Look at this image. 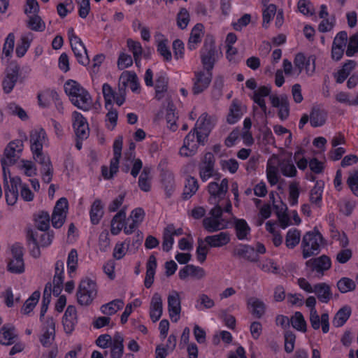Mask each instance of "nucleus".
I'll return each mask as SVG.
<instances>
[{"mask_svg":"<svg viewBox=\"0 0 358 358\" xmlns=\"http://www.w3.org/2000/svg\"><path fill=\"white\" fill-rule=\"evenodd\" d=\"M64 91L69 100L78 108L88 111L92 105V96L80 83L73 80H69L64 84Z\"/></svg>","mask_w":358,"mask_h":358,"instance_id":"nucleus-1","label":"nucleus"},{"mask_svg":"<svg viewBox=\"0 0 358 358\" xmlns=\"http://www.w3.org/2000/svg\"><path fill=\"white\" fill-rule=\"evenodd\" d=\"M326 244L322 234L315 228L307 231L303 236L301 249L303 259H307L320 253L321 248Z\"/></svg>","mask_w":358,"mask_h":358,"instance_id":"nucleus-2","label":"nucleus"},{"mask_svg":"<svg viewBox=\"0 0 358 358\" xmlns=\"http://www.w3.org/2000/svg\"><path fill=\"white\" fill-rule=\"evenodd\" d=\"M200 54L204 69L208 72H211L215 62L220 57V55H221V52L219 53L216 50L215 41L212 36L206 37Z\"/></svg>","mask_w":358,"mask_h":358,"instance_id":"nucleus-3","label":"nucleus"},{"mask_svg":"<svg viewBox=\"0 0 358 358\" xmlns=\"http://www.w3.org/2000/svg\"><path fill=\"white\" fill-rule=\"evenodd\" d=\"M96 296V283L90 278L83 279L79 284L76 293L78 303L81 306H89Z\"/></svg>","mask_w":358,"mask_h":358,"instance_id":"nucleus-4","label":"nucleus"},{"mask_svg":"<svg viewBox=\"0 0 358 358\" xmlns=\"http://www.w3.org/2000/svg\"><path fill=\"white\" fill-rule=\"evenodd\" d=\"M306 266L313 277L321 279L324 273L331 268V260L329 256L322 255L306 261Z\"/></svg>","mask_w":358,"mask_h":358,"instance_id":"nucleus-5","label":"nucleus"},{"mask_svg":"<svg viewBox=\"0 0 358 358\" xmlns=\"http://www.w3.org/2000/svg\"><path fill=\"white\" fill-rule=\"evenodd\" d=\"M228 190V180L224 178L220 184L211 182L208 185V192L210 194L208 201L210 204L224 201V197Z\"/></svg>","mask_w":358,"mask_h":358,"instance_id":"nucleus-6","label":"nucleus"},{"mask_svg":"<svg viewBox=\"0 0 358 358\" xmlns=\"http://www.w3.org/2000/svg\"><path fill=\"white\" fill-rule=\"evenodd\" d=\"M8 163L15 164L17 169L27 177H33L37 174V169L34 160L22 159L19 162H15L14 158H2L1 164L4 172L6 171L4 165Z\"/></svg>","mask_w":358,"mask_h":358,"instance_id":"nucleus-7","label":"nucleus"},{"mask_svg":"<svg viewBox=\"0 0 358 358\" xmlns=\"http://www.w3.org/2000/svg\"><path fill=\"white\" fill-rule=\"evenodd\" d=\"M69 203L65 197L60 198L55 206L52 215V224L55 228H60L64 223L68 211Z\"/></svg>","mask_w":358,"mask_h":358,"instance_id":"nucleus-8","label":"nucleus"},{"mask_svg":"<svg viewBox=\"0 0 358 358\" xmlns=\"http://www.w3.org/2000/svg\"><path fill=\"white\" fill-rule=\"evenodd\" d=\"M47 141V134L43 129L31 131L30 134V148L34 156L39 157L43 155V147Z\"/></svg>","mask_w":358,"mask_h":358,"instance_id":"nucleus-9","label":"nucleus"},{"mask_svg":"<svg viewBox=\"0 0 358 358\" xmlns=\"http://www.w3.org/2000/svg\"><path fill=\"white\" fill-rule=\"evenodd\" d=\"M167 303L169 317L172 322H177L182 309L179 293L175 290L171 292L167 297Z\"/></svg>","mask_w":358,"mask_h":358,"instance_id":"nucleus-10","label":"nucleus"},{"mask_svg":"<svg viewBox=\"0 0 358 358\" xmlns=\"http://www.w3.org/2000/svg\"><path fill=\"white\" fill-rule=\"evenodd\" d=\"M11 251L12 258L8 262V270L13 273H22L24 271L22 249L20 246H13Z\"/></svg>","mask_w":358,"mask_h":358,"instance_id":"nucleus-11","label":"nucleus"},{"mask_svg":"<svg viewBox=\"0 0 358 358\" xmlns=\"http://www.w3.org/2000/svg\"><path fill=\"white\" fill-rule=\"evenodd\" d=\"M72 51L79 64L86 66L90 63V59L85 45L78 36H73L70 42Z\"/></svg>","mask_w":358,"mask_h":358,"instance_id":"nucleus-12","label":"nucleus"},{"mask_svg":"<svg viewBox=\"0 0 358 358\" xmlns=\"http://www.w3.org/2000/svg\"><path fill=\"white\" fill-rule=\"evenodd\" d=\"M20 66L17 64H10L6 70V75L2 81L3 90L6 94H9L13 90L18 77Z\"/></svg>","mask_w":358,"mask_h":358,"instance_id":"nucleus-13","label":"nucleus"},{"mask_svg":"<svg viewBox=\"0 0 358 358\" xmlns=\"http://www.w3.org/2000/svg\"><path fill=\"white\" fill-rule=\"evenodd\" d=\"M23 185L20 177L10 178V185L5 188L6 199L8 205H13L16 203L19 196V189H21Z\"/></svg>","mask_w":358,"mask_h":358,"instance_id":"nucleus-14","label":"nucleus"},{"mask_svg":"<svg viewBox=\"0 0 358 358\" xmlns=\"http://www.w3.org/2000/svg\"><path fill=\"white\" fill-rule=\"evenodd\" d=\"M212 80V72H197L195 73L192 92L197 95L208 88Z\"/></svg>","mask_w":358,"mask_h":358,"instance_id":"nucleus-15","label":"nucleus"},{"mask_svg":"<svg viewBox=\"0 0 358 358\" xmlns=\"http://www.w3.org/2000/svg\"><path fill=\"white\" fill-rule=\"evenodd\" d=\"M199 172L203 182L207 181L211 177L217 176L218 173L215 169V160L212 158H203L199 164Z\"/></svg>","mask_w":358,"mask_h":358,"instance_id":"nucleus-16","label":"nucleus"},{"mask_svg":"<svg viewBox=\"0 0 358 358\" xmlns=\"http://www.w3.org/2000/svg\"><path fill=\"white\" fill-rule=\"evenodd\" d=\"M163 313V301L161 294L154 293L150 303L149 315L153 322H157Z\"/></svg>","mask_w":358,"mask_h":358,"instance_id":"nucleus-17","label":"nucleus"},{"mask_svg":"<svg viewBox=\"0 0 358 358\" xmlns=\"http://www.w3.org/2000/svg\"><path fill=\"white\" fill-rule=\"evenodd\" d=\"M310 322L315 330L319 329L320 326L324 334L327 333L329 330L328 313H322L320 317L317 310L310 311Z\"/></svg>","mask_w":358,"mask_h":358,"instance_id":"nucleus-18","label":"nucleus"},{"mask_svg":"<svg viewBox=\"0 0 358 358\" xmlns=\"http://www.w3.org/2000/svg\"><path fill=\"white\" fill-rule=\"evenodd\" d=\"M77 322V311L76 308L73 306H69L62 320L65 332L68 334H71L75 329Z\"/></svg>","mask_w":358,"mask_h":358,"instance_id":"nucleus-19","label":"nucleus"},{"mask_svg":"<svg viewBox=\"0 0 358 358\" xmlns=\"http://www.w3.org/2000/svg\"><path fill=\"white\" fill-rule=\"evenodd\" d=\"M230 241V234L227 231H222L205 237V242L210 248H222L227 245Z\"/></svg>","mask_w":358,"mask_h":358,"instance_id":"nucleus-20","label":"nucleus"},{"mask_svg":"<svg viewBox=\"0 0 358 358\" xmlns=\"http://www.w3.org/2000/svg\"><path fill=\"white\" fill-rule=\"evenodd\" d=\"M232 254L234 257L243 258L251 262H258V255L255 249L248 245H238L234 248Z\"/></svg>","mask_w":358,"mask_h":358,"instance_id":"nucleus-21","label":"nucleus"},{"mask_svg":"<svg viewBox=\"0 0 358 358\" xmlns=\"http://www.w3.org/2000/svg\"><path fill=\"white\" fill-rule=\"evenodd\" d=\"M55 275L53 278L52 292L55 296H59L63 287L64 282V262L58 260L55 263Z\"/></svg>","mask_w":358,"mask_h":358,"instance_id":"nucleus-22","label":"nucleus"},{"mask_svg":"<svg viewBox=\"0 0 358 358\" xmlns=\"http://www.w3.org/2000/svg\"><path fill=\"white\" fill-rule=\"evenodd\" d=\"M203 226L208 232L213 233L227 229L228 222L225 219H218L209 216L203 220Z\"/></svg>","mask_w":358,"mask_h":358,"instance_id":"nucleus-23","label":"nucleus"},{"mask_svg":"<svg viewBox=\"0 0 358 358\" xmlns=\"http://www.w3.org/2000/svg\"><path fill=\"white\" fill-rule=\"evenodd\" d=\"M234 227L237 238L240 241L248 240L251 228L244 219L234 217Z\"/></svg>","mask_w":358,"mask_h":358,"instance_id":"nucleus-24","label":"nucleus"},{"mask_svg":"<svg viewBox=\"0 0 358 358\" xmlns=\"http://www.w3.org/2000/svg\"><path fill=\"white\" fill-rule=\"evenodd\" d=\"M198 149L195 142V134L190 131L184 139L183 146L180 150V154L184 157H192L196 154Z\"/></svg>","mask_w":358,"mask_h":358,"instance_id":"nucleus-25","label":"nucleus"},{"mask_svg":"<svg viewBox=\"0 0 358 358\" xmlns=\"http://www.w3.org/2000/svg\"><path fill=\"white\" fill-rule=\"evenodd\" d=\"M276 164L281 173L287 177H294L296 176L297 171L294 165V162L292 158H278L275 159Z\"/></svg>","mask_w":358,"mask_h":358,"instance_id":"nucleus-26","label":"nucleus"},{"mask_svg":"<svg viewBox=\"0 0 358 358\" xmlns=\"http://www.w3.org/2000/svg\"><path fill=\"white\" fill-rule=\"evenodd\" d=\"M318 300L322 303H327L332 298V293L330 286L325 282L317 283L313 287V292Z\"/></svg>","mask_w":358,"mask_h":358,"instance_id":"nucleus-27","label":"nucleus"},{"mask_svg":"<svg viewBox=\"0 0 358 358\" xmlns=\"http://www.w3.org/2000/svg\"><path fill=\"white\" fill-rule=\"evenodd\" d=\"M327 117V113L325 110L314 106L310 114V122L313 127H318L324 125Z\"/></svg>","mask_w":358,"mask_h":358,"instance_id":"nucleus-28","label":"nucleus"},{"mask_svg":"<svg viewBox=\"0 0 358 358\" xmlns=\"http://www.w3.org/2000/svg\"><path fill=\"white\" fill-rule=\"evenodd\" d=\"M124 338L123 336L117 332L113 337V343L110 347L111 358H122L124 353Z\"/></svg>","mask_w":358,"mask_h":358,"instance_id":"nucleus-29","label":"nucleus"},{"mask_svg":"<svg viewBox=\"0 0 358 358\" xmlns=\"http://www.w3.org/2000/svg\"><path fill=\"white\" fill-rule=\"evenodd\" d=\"M157 265V259L155 256L154 255H151L146 264V275L144 280V285L147 288H150L153 284Z\"/></svg>","mask_w":358,"mask_h":358,"instance_id":"nucleus-30","label":"nucleus"},{"mask_svg":"<svg viewBox=\"0 0 358 358\" xmlns=\"http://www.w3.org/2000/svg\"><path fill=\"white\" fill-rule=\"evenodd\" d=\"M203 25L201 23H197L192 28L187 44V47L190 50H194L197 44L201 43V38L203 36Z\"/></svg>","mask_w":358,"mask_h":358,"instance_id":"nucleus-31","label":"nucleus"},{"mask_svg":"<svg viewBox=\"0 0 358 358\" xmlns=\"http://www.w3.org/2000/svg\"><path fill=\"white\" fill-rule=\"evenodd\" d=\"M46 330L40 338V341L43 346H48L55 339V322L52 318H48L46 321Z\"/></svg>","mask_w":358,"mask_h":358,"instance_id":"nucleus-32","label":"nucleus"},{"mask_svg":"<svg viewBox=\"0 0 358 358\" xmlns=\"http://www.w3.org/2000/svg\"><path fill=\"white\" fill-rule=\"evenodd\" d=\"M119 81L124 84V86H127L128 83H130V87L133 92H138L139 89L138 77L136 73L134 71H123L120 77Z\"/></svg>","mask_w":358,"mask_h":358,"instance_id":"nucleus-33","label":"nucleus"},{"mask_svg":"<svg viewBox=\"0 0 358 358\" xmlns=\"http://www.w3.org/2000/svg\"><path fill=\"white\" fill-rule=\"evenodd\" d=\"M199 187V185L197 179L191 176H187L185 179L182 198L184 199H189L196 194Z\"/></svg>","mask_w":358,"mask_h":358,"instance_id":"nucleus-34","label":"nucleus"},{"mask_svg":"<svg viewBox=\"0 0 358 358\" xmlns=\"http://www.w3.org/2000/svg\"><path fill=\"white\" fill-rule=\"evenodd\" d=\"M124 302L122 299H116L107 303L103 304L100 307V310L103 315L110 316L121 310L124 307Z\"/></svg>","mask_w":358,"mask_h":358,"instance_id":"nucleus-35","label":"nucleus"},{"mask_svg":"<svg viewBox=\"0 0 358 358\" xmlns=\"http://www.w3.org/2000/svg\"><path fill=\"white\" fill-rule=\"evenodd\" d=\"M126 212L124 209L117 213L111 220L110 231L113 235H117L124 227Z\"/></svg>","mask_w":358,"mask_h":358,"instance_id":"nucleus-36","label":"nucleus"},{"mask_svg":"<svg viewBox=\"0 0 358 358\" xmlns=\"http://www.w3.org/2000/svg\"><path fill=\"white\" fill-rule=\"evenodd\" d=\"M214 205L215 206L210 210L209 215L215 218L224 219L222 217L223 211L231 213L232 210V206L229 199L224 201L217 202Z\"/></svg>","mask_w":358,"mask_h":358,"instance_id":"nucleus-37","label":"nucleus"},{"mask_svg":"<svg viewBox=\"0 0 358 358\" xmlns=\"http://www.w3.org/2000/svg\"><path fill=\"white\" fill-rule=\"evenodd\" d=\"M15 328L9 325H5L0 329V343L4 345H10L15 343Z\"/></svg>","mask_w":358,"mask_h":358,"instance_id":"nucleus-38","label":"nucleus"},{"mask_svg":"<svg viewBox=\"0 0 358 358\" xmlns=\"http://www.w3.org/2000/svg\"><path fill=\"white\" fill-rule=\"evenodd\" d=\"M356 62L354 60H348L343 65L341 69L334 74L336 83H343L348 77L351 71L356 66Z\"/></svg>","mask_w":358,"mask_h":358,"instance_id":"nucleus-39","label":"nucleus"},{"mask_svg":"<svg viewBox=\"0 0 358 358\" xmlns=\"http://www.w3.org/2000/svg\"><path fill=\"white\" fill-rule=\"evenodd\" d=\"M41 173L42 175V180L45 183H50L52 179L53 167L50 158H41L40 161Z\"/></svg>","mask_w":358,"mask_h":358,"instance_id":"nucleus-40","label":"nucleus"},{"mask_svg":"<svg viewBox=\"0 0 358 358\" xmlns=\"http://www.w3.org/2000/svg\"><path fill=\"white\" fill-rule=\"evenodd\" d=\"M103 215V206L100 199H96L91 206L90 211V220L93 224H96Z\"/></svg>","mask_w":358,"mask_h":358,"instance_id":"nucleus-41","label":"nucleus"},{"mask_svg":"<svg viewBox=\"0 0 358 358\" xmlns=\"http://www.w3.org/2000/svg\"><path fill=\"white\" fill-rule=\"evenodd\" d=\"M278 158H269L267 162L266 176L268 182L273 186L278 182V167L275 166V159Z\"/></svg>","mask_w":358,"mask_h":358,"instance_id":"nucleus-42","label":"nucleus"},{"mask_svg":"<svg viewBox=\"0 0 358 358\" xmlns=\"http://www.w3.org/2000/svg\"><path fill=\"white\" fill-rule=\"evenodd\" d=\"M301 241V231L296 228L288 230L285 236V245L288 249L292 250L299 245Z\"/></svg>","mask_w":358,"mask_h":358,"instance_id":"nucleus-43","label":"nucleus"},{"mask_svg":"<svg viewBox=\"0 0 358 358\" xmlns=\"http://www.w3.org/2000/svg\"><path fill=\"white\" fill-rule=\"evenodd\" d=\"M24 145L22 140L16 139L10 141L4 149V157H15L22 154Z\"/></svg>","mask_w":358,"mask_h":358,"instance_id":"nucleus-44","label":"nucleus"},{"mask_svg":"<svg viewBox=\"0 0 358 358\" xmlns=\"http://www.w3.org/2000/svg\"><path fill=\"white\" fill-rule=\"evenodd\" d=\"M248 305L252 309V314L257 318H260L265 313V304L259 299L255 297L249 299L248 301Z\"/></svg>","mask_w":358,"mask_h":358,"instance_id":"nucleus-45","label":"nucleus"},{"mask_svg":"<svg viewBox=\"0 0 358 358\" xmlns=\"http://www.w3.org/2000/svg\"><path fill=\"white\" fill-rule=\"evenodd\" d=\"M37 234H34L33 232L31 233L29 239L32 241L34 245L37 246L38 243H39L43 247L48 246L51 244L54 234L53 232H49L44 231L40 236V240L38 241L36 236Z\"/></svg>","mask_w":358,"mask_h":358,"instance_id":"nucleus-46","label":"nucleus"},{"mask_svg":"<svg viewBox=\"0 0 358 358\" xmlns=\"http://www.w3.org/2000/svg\"><path fill=\"white\" fill-rule=\"evenodd\" d=\"M351 314V310L348 307L341 308L335 315L333 320V324L336 327H342L348 320Z\"/></svg>","mask_w":358,"mask_h":358,"instance_id":"nucleus-47","label":"nucleus"},{"mask_svg":"<svg viewBox=\"0 0 358 358\" xmlns=\"http://www.w3.org/2000/svg\"><path fill=\"white\" fill-rule=\"evenodd\" d=\"M323 182L317 181L314 187L311 189L310 193V201L312 204L320 206L322 201V192H323Z\"/></svg>","mask_w":358,"mask_h":358,"instance_id":"nucleus-48","label":"nucleus"},{"mask_svg":"<svg viewBox=\"0 0 358 358\" xmlns=\"http://www.w3.org/2000/svg\"><path fill=\"white\" fill-rule=\"evenodd\" d=\"M41 293L39 291H35L25 301L24 305L21 308V312L23 314L27 315L33 310L40 299Z\"/></svg>","mask_w":358,"mask_h":358,"instance_id":"nucleus-49","label":"nucleus"},{"mask_svg":"<svg viewBox=\"0 0 358 358\" xmlns=\"http://www.w3.org/2000/svg\"><path fill=\"white\" fill-rule=\"evenodd\" d=\"M241 106L234 100L229 108V113L227 115V121L229 124H234L242 117Z\"/></svg>","mask_w":358,"mask_h":358,"instance_id":"nucleus-50","label":"nucleus"},{"mask_svg":"<svg viewBox=\"0 0 358 358\" xmlns=\"http://www.w3.org/2000/svg\"><path fill=\"white\" fill-rule=\"evenodd\" d=\"M290 322L294 329L301 332L307 330V323L301 312H296L290 318Z\"/></svg>","mask_w":358,"mask_h":358,"instance_id":"nucleus-51","label":"nucleus"},{"mask_svg":"<svg viewBox=\"0 0 358 358\" xmlns=\"http://www.w3.org/2000/svg\"><path fill=\"white\" fill-rule=\"evenodd\" d=\"M150 169L145 167L138 178V186L143 192H149L151 188Z\"/></svg>","mask_w":358,"mask_h":358,"instance_id":"nucleus-52","label":"nucleus"},{"mask_svg":"<svg viewBox=\"0 0 358 358\" xmlns=\"http://www.w3.org/2000/svg\"><path fill=\"white\" fill-rule=\"evenodd\" d=\"M213 125L207 113H203L197 120L194 130H199L210 134Z\"/></svg>","mask_w":358,"mask_h":358,"instance_id":"nucleus-53","label":"nucleus"},{"mask_svg":"<svg viewBox=\"0 0 358 358\" xmlns=\"http://www.w3.org/2000/svg\"><path fill=\"white\" fill-rule=\"evenodd\" d=\"M119 158H113L110 161V166H103L101 167V173L103 177L106 179H110L118 171Z\"/></svg>","mask_w":358,"mask_h":358,"instance_id":"nucleus-54","label":"nucleus"},{"mask_svg":"<svg viewBox=\"0 0 358 358\" xmlns=\"http://www.w3.org/2000/svg\"><path fill=\"white\" fill-rule=\"evenodd\" d=\"M131 243V238H128L123 242H118L115 244L113 256L115 259L119 260L124 257L126 255V252L129 248Z\"/></svg>","mask_w":358,"mask_h":358,"instance_id":"nucleus-55","label":"nucleus"},{"mask_svg":"<svg viewBox=\"0 0 358 358\" xmlns=\"http://www.w3.org/2000/svg\"><path fill=\"white\" fill-rule=\"evenodd\" d=\"M215 305V303L213 299L206 294H201L196 300L195 307L199 310H203L204 309L212 308Z\"/></svg>","mask_w":358,"mask_h":358,"instance_id":"nucleus-56","label":"nucleus"},{"mask_svg":"<svg viewBox=\"0 0 358 358\" xmlns=\"http://www.w3.org/2000/svg\"><path fill=\"white\" fill-rule=\"evenodd\" d=\"M162 182L168 196H170L175 188V179L172 173L166 171L162 175Z\"/></svg>","mask_w":358,"mask_h":358,"instance_id":"nucleus-57","label":"nucleus"},{"mask_svg":"<svg viewBox=\"0 0 358 358\" xmlns=\"http://www.w3.org/2000/svg\"><path fill=\"white\" fill-rule=\"evenodd\" d=\"M176 106L173 103V102L169 101L168 103L166 114V120L167 123L169 124L170 129L173 131H176L177 129L176 120L178 117L175 113Z\"/></svg>","mask_w":358,"mask_h":358,"instance_id":"nucleus-58","label":"nucleus"},{"mask_svg":"<svg viewBox=\"0 0 358 358\" xmlns=\"http://www.w3.org/2000/svg\"><path fill=\"white\" fill-rule=\"evenodd\" d=\"M257 266L262 271L266 273H278L279 271V267L271 259H264L260 261L258 260Z\"/></svg>","mask_w":358,"mask_h":358,"instance_id":"nucleus-59","label":"nucleus"},{"mask_svg":"<svg viewBox=\"0 0 358 358\" xmlns=\"http://www.w3.org/2000/svg\"><path fill=\"white\" fill-rule=\"evenodd\" d=\"M337 287L341 293H347L353 291L356 287V285L353 280L344 277L338 281Z\"/></svg>","mask_w":358,"mask_h":358,"instance_id":"nucleus-60","label":"nucleus"},{"mask_svg":"<svg viewBox=\"0 0 358 358\" xmlns=\"http://www.w3.org/2000/svg\"><path fill=\"white\" fill-rule=\"evenodd\" d=\"M28 27L33 31H43L45 28V24L38 15H34L29 17Z\"/></svg>","mask_w":358,"mask_h":358,"instance_id":"nucleus-61","label":"nucleus"},{"mask_svg":"<svg viewBox=\"0 0 358 358\" xmlns=\"http://www.w3.org/2000/svg\"><path fill=\"white\" fill-rule=\"evenodd\" d=\"M37 228L42 231H47L50 227V215L47 212H41L36 219Z\"/></svg>","mask_w":358,"mask_h":358,"instance_id":"nucleus-62","label":"nucleus"},{"mask_svg":"<svg viewBox=\"0 0 358 358\" xmlns=\"http://www.w3.org/2000/svg\"><path fill=\"white\" fill-rule=\"evenodd\" d=\"M358 52V31L351 36L348 44L345 54L348 57H352Z\"/></svg>","mask_w":358,"mask_h":358,"instance_id":"nucleus-63","label":"nucleus"},{"mask_svg":"<svg viewBox=\"0 0 358 358\" xmlns=\"http://www.w3.org/2000/svg\"><path fill=\"white\" fill-rule=\"evenodd\" d=\"M347 184L352 192L358 196V170L350 173L347 180Z\"/></svg>","mask_w":358,"mask_h":358,"instance_id":"nucleus-64","label":"nucleus"}]
</instances>
